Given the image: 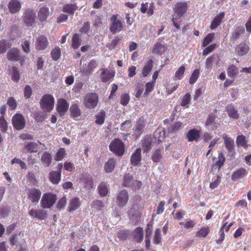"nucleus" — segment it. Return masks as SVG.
Masks as SVG:
<instances>
[{
    "label": "nucleus",
    "mask_w": 251,
    "mask_h": 251,
    "mask_svg": "<svg viewBox=\"0 0 251 251\" xmlns=\"http://www.w3.org/2000/svg\"><path fill=\"white\" fill-rule=\"evenodd\" d=\"M228 116L234 119H238L239 118V114L238 110L235 108L233 104H228L226 108Z\"/></svg>",
    "instance_id": "obj_24"
},
{
    "label": "nucleus",
    "mask_w": 251,
    "mask_h": 251,
    "mask_svg": "<svg viewBox=\"0 0 251 251\" xmlns=\"http://www.w3.org/2000/svg\"><path fill=\"white\" fill-rule=\"evenodd\" d=\"M227 71L228 76L233 78L238 72L237 68L234 65H230L228 67Z\"/></svg>",
    "instance_id": "obj_46"
},
{
    "label": "nucleus",
    "mask_w": 251,
    "mask_h": 251,
    "mask_svg": "<svg viewBox=\"0 0 251 251\" xmlns=\"http://www.w3.org/2000/svg\"><path fill=\"white\" fill-rule=\"evenodd\" d=\"M129 99L130 97L128 94L125 93L122 95L120 102L123 105L125 106L128 103Z\"/></svg>",
    "instance_id": "obj_64"
},
{
    "label": "nucleus",
    "mask_w": 251,
    "mask_h": 251,
    "mask_svg": "<svg viewBox=\"0 0 251 251\" xmlns=\"http://www.w3.org/2000/svg\"><path fill=\"white\" fill-rule=\"evenodd\" d=\"M154 242L158 244L161 241V230L159 228H157L155 230V234L154 235Z\"/></svg>",
    "instance_id": "obj_58"
},
{
    "label": "nucleus",
    "mask_w": 251,
    "mask_h": 251,
    "mask_svg": "<svg viewBox=\"0 0 251 251\" xmlns=\"http://www.w3.org/2000/svg\"><path fill=\"white\" fill-rule=\"evenodd\" d=\"M22 7L21 2L19 0H10L8 8L11 14H16L19 12Z\"/></svg>",
    "instance_id": "obj_14"
},
{
    "label": "nucleus",
    "mask_w": 251,
    "mask_h": 251,
    "mask_svg": "<svg viewBox=\"0 0 251 251\" xmlns=\"http://www.w3.org/2000/svg\"><path fill=\"white\" fill-rule=\"evenodd\" d=\"M40 103L43 109L50 111L53 108L54 99L50 94H45L42 97Z\"/></svg>",
    "instance_id": "obj_3"
},
{
    "label": "nucleus",
    "mask_w": 251,
    "mask_h": 251,
    "mask_svg": "<svg viewBox=\"0 0 251 251\" xmlns=\"http://www.w3.org/2000/svg\"><path fill=\"white\" fill-rule=\"evenodd\" d=\"M50 15L49 8L46 6H42L38 12V17L41 22L46 21Z\"/></svg>",
    "instance_id": "obj_19"
},
{
    "label": "nucleus",
    "mask_w": 251,
    "mask_h": 251,
    "mask_svg": "<svg viewBox=\"0 0 251 251\" xmlns=\"http://www.w3.org/2000/svg\"><path fill=\"white\" fill-rule=\"evenodd\" d=\"M226 149L227 150L229 155L233 156L235 153L234 142L230 137L225 136L223 137Z\"/></svg>",
    "instance_id": "obj_18"
},
{
    "label": "nucleus",
    "mask_w": 251,
    "mask_h": 251,
    "mask_svg": "<svg viewBox=\"0 0 251 251\" xmlns=\"http://www.w3.org/2000/svg\"><path fill=\"white\" fill-rule=\"evenodd\" d=\"M0 128L2 132H6L8 129L7 123L4 116L0 117Z\"/></svg>",
    "instance_id": "obj_51"
},
{
    "label": "nucleus",
    "mask_w": 251,
    "mask_h": 251,
    "mask_svg": "<svg viewBox=\"0 0 251 251\" xmlns=\"http://www.w3.org/2000/svg\"><path fill=\"white\" fill-rule=\"evenodd\" d=\"M165 131L161 128H158L153 133L154 137L158 141H161L165 138Z\"/></svg>",
    "instance_id": "obj_43"
},
{
    "label": "nucleus",
    "mask_w": 251,
    "mask_h": 251,
    "mask_svg": "<svg viewBox=\"0 0 251 251\" xmlns=\"http://www.w3.org/2000/svg\"><path fill=\"white\" fill-rule=\"evenodd\" d=\"M98 100V96L96 93H90L85 96L83 103L87 108H93L97 105Z\"/></svg>",
    "instance_id": "obj_5"
},
{
    "label": "nucleus",
    "mask_w": 251,
    "mask_h": 251,
    "mask_svg": "<svg viewBox=\"0 0 251 251\" xmlns=\"http://www.w3.org/2000/svg\"><path fill=\"white\" fill-rule=\"evenodd\" d=\"M225 17V13L221 12L220 14L217 15L211 22L210 27L212 29L217 28L221 23V22Z\"/></svg>",
    "instance_id": "obj_29"
},
{
    "label": "nucleus",
    "mask_w": 251,
    "mask_h": 251,
    "mask_svg": "<svg viewBox=\"0 0 251 251\" xmlns=\"http://www.w3.org/2000/svg\"><path fill=\"white\" fill-rule=\"evenodd\" d=\"M245 28L244 26H238L235 27L230 37V41L234 42L240 36L244 33Z\"/></svg>",
    "instance_id": "obj_20"
},
{
    "label": "nucleus",
    "mask_w": 251,
    "mask_h": 251,
    "mask_svg": "<svg viewBox=\"0 0 251 251\" xmlns=\"http://www.w3.org/2000/svg\"><path fill=\"white\" fill-rule=\"evenodd\" d=\"M236 144L238 146L245 147L246 145L245 136L243 135L238 136L236 139Z\"/></svg>",
    "instance_id": "obj_63"
},
{
    "label": "nucleus",
    "mask_w": 251,
    "mask_h": 251,
    "mask_svg": "<svg viewBox=\"0 0 251 251\" xmlns=\"http://www.w3.org/2000/svg\"><path fill=\"white\" fill-rule=\"evenodd\" d=\"M141 151L140 148H137L132 153L130 157V163L133 166H137L141 161Z\"/></svg>",
    "instance_id": "obj_15"
},
{
    "label": "nucleus",
    "mask_w": 251,
    "mask_h": 251,
    "mask_svg": "<svg viewBox=\"0 0 251 251\" xmlns=\"http://www.w3.org/2000/svg\"><path fill=\"white\" fill-rule=\"evenodd\" d=\"M28 214L32 218H37L41 220H45L48 215L47 211L45 210H34L33 209L28 211Z\"/></svg>",
    "instance_id": "obj_13"
},
{
    "label": "nucleus",
    "mask_w": 251,
    "mask_h": 251,
    "mask_svg": "<svg viewBox=\"0 0 251 251\" xmlns=\"http://www.w3.org/2000/svg\"><path fill=\"white\" fill-rule=\"evenodd\" d=\"M7 58L10 61H18L21 60L19 50L17 48H11L7 52Z\"/></svg>",
    "instance_id": "obj_11"
},
{
    "label": "nucleus",
    "mask_w": 251,
    "mask_h": 251,
    "mask_svg": "<svg viewBox=\"0 0 251 251\" xmlns=\"http://www.w3.org/2000/svg\"><path fill=\"white\" fill-rule=\"evenodd\" d=\"M57 196L50 192L44 193L42 196L41 204L43 208H50L55 203Z\"/></svg>",
    "instance_id": "obj_2"
},
{
    "label": "nucleus",
    "mask_w": 251,
    "mask_h": 251,
    "mask_svg": "<svg viewBox=\"0 0 251 251\" xmlns=\"http://www.w3.org/2000/svg\"><path fill=\"white\" fill-rule=\"evenodd\" d=\"M161 157L162 151L160 149H157L153 153L151 158L154 163H158L160 161Z\"/></svg>",
    "instance_id": "obj_42"
},
{
    "label": "nucleus",
    "mask_w": 251,
    "mask_h": 251,
    "mask_svg": "<svg viewBox=\"0 0 251 251\" xmlns=\"http://www.w3.org/2000/svg\"><path fill=\"white\" fill-rule=\"evenodd\" d=\"M188 9V5L186 2H179L176 3L173 9L174 16L172 18V21L174 25L177 29H179L180 26L177 23V20L180 19L186 12Z\"/></svg>",
    "instance_id": "obj_1"
},
{
    "label": "nucleus",
    "mask_w": 251,
    "mask_h": 251,
    "mask_svg": "<svg viewBox=\"0 0 251 251\" xmlns=\"http://www.w3.org/2000/svg\"><path fill=\"white\" fill-rule=\"evenodd\" d=\"M69 104L67 100L62 98L57 101L56 110L60 116L64 115L68 110Z\"/></svg>",
    "instance_id": "obj_12"
},
{
    "label": "nucleus",
    "mask_w": 251,
    "mask_h": 251,
    "mask_svg": "<svg viewBox=\"0 0 251 251\" xmlns=\"http://www.w3.org/2000/svg\"><path fill=\"white\" fill-rule=\"evenodd\" d=\"M152 68V60H149L144 66L142 71V74L143 76L145 77L148 75L151 72Z\"/></svg>",
    "instance_id": "obj_38"
},
{
    "label": "nucleus",
    "mask_w": 251,
    "mask_h": 251,
    "mask_svg": "<svg viewBox=\"0 0 251 251\" xmlns=\"http://www.w3.org/2000/svg\"><path fill=\"white\" fill-rule=\"evenodd\" d=\"M67 203V198L65 196L62 197L57 202L56 208L58 210L60 211L63 209L66 206Z\"/></svg>",
    "instance_id": "obj_50"
},
{
    "label": "nucleus",
    "mask_w": 251,
    "mask_h": 251,
    "mask_svg": "<svg viewBox=\"0 0 251 251\" xmlns=\"http://www.w3.org/2000/svg\"><path fill=\"white\" fill-rule=\"evenodd\" d=\"M47 117V113L42 111L35 112L34 118L37 122H42Z\"/></svg>",
    "instance_id": "obj_45"
},
{
    "label": "nucleus",
    "mask_w": 251,
    "mask_h": 251,
    "mask_svg": "<svg viewBox=\"0 0 251 251\" xmlns=\"http://www.w3.org/2000/svg\"><path fill=\"white\" fill-rule=\"evenodd\" d=\"M80 180L84 184V187L86 188H92L93 186V180L90 175L87 174L82 175Z\"/></svg>",
    "instance_id": "obj_21"
},
{
    "label": "nucleus",
    "mask_w": 251,
    "mask_h": 251,
    "mask_svg": "<svg viewBox=\"0 0 251 251\" xmlns=\"http://www.w3.org/2000/svg\"><path fill=\"white\" fill-rule=\"evenodd\" d=\"M209 229L207 227H203L201 229L197 231V236L198 237H205L209 232Z\"/></svg>",
    "instance_id": "obj_59"
},
{
    "label": "nucleus",
    "mask_w": 251,
    "mask_h": 251,
    "mask_svg": "<svg viewBox=\"0 0 251 251\" xmlns=\"http://www.w3.org/2000/svg\"><path fill=\"white\" fill-rule=\"evenodd\" d=\"M60 172L51 171L49 173V180L53 184H57L61 181Z\"/></svg>",
    "instance_id": "obj_26"
},
{
    "label": "nucleus",
    "mask_w": 251,
    "mask_h": 251,
    "mask_svg": "<svg viewBox=\"0 0 251 251\" xmlns=\"http://www.w3.org/2000/svg\"><path fill=\"white\" fill-rule=\"evenodd\" d=\"M24 21L27 26H31L35 23V14L32 10H26L25 12Z\"/></svg>",
    "instance_id": "obj_16"
},
{
    "label": "nucleus",
    "mask_w": 251,
    "mask_h": 251,
    "mask_svg": "<svg viewBox=\"0 0 251 251\" xmlns=\"http://www.w3.org/2000/svg\"><path fill=\"white\" fill-rule=\"evenodd\" d=\"M225 161V157L222 153H220L218 155V160L215 163V166H217L218 169H220L223 165Z\"/></svg>",
    "instance_id": "obj_56"
},
{
    "label": "nucleus",
    "mask_w": 251,
    "mask_h": 251,
    "mask_svg": "<svg viewBox=\"0 0 251 251\" xmlns=\"http://www.w3.org/2000/svg\"><path fill=\"white\" fill-rule=\"evenodd\" d=\"M65 154V150L64 148H60L55 154L54 156L55 160L56 161H59L62 160Z\"/></svg>",
    "instance_id": "obj_48"
},
{
    "label": "nucleus",
    "mask_w": 251,
    "mask_h": 251,
    "mask_svg": "<svg viewBox=\"0 0 251 251\" xmlns=\"http://www.w3.org/2000/svg\"><path fill=\"white\" fill-rule=\"evenodd\" d=\"M98 190L101 196H105L108 192L107 186L104 183L101 182L98 186Z\"/></svg>",
    "instance_id": "obj_47"
},
{
    "label": "nucleus",
    "mask_w": 251,
    "mask_h": 251,
    "mask_svg": "<svg viewBox=\"0 0 251 251\" xmlns=\"http://www.w3.org/2000/svg\"><path fill=\"white\" fill-rule=\"evenodd\" d=\"M77 9V6L76 4L67 3L64 5L62 11L73 16L75 11Z\"/></svg>",
    "instance_id": "obj_33"
},
{
    "label": "nucleus",
    "mask_w": 251,
    "mask_h": 251,
    "mask_svg": "<svg viewBox=\"0 0 251 251\" xmlns=\"http://www.w3.org/2000/svg\"><path fill=\"white\" fill-rule=\"evenodd\" d=\"M72 42V47L74 49H78L79 47L81 42L80 35L77 33H75L73 36Z\"/></svg>",
    "instance_id": "obj_34"
},
{
    "label": "nucleus",
    "mask_w": 251,
    "mask_h": 251,
    "mask_svg": "<svg viewBox=\"0 0 251 251\" xmlns=\"http://www.w3.org/2000/svg\"><path fill=\"white\" fill-rule=\"evenodd\" d=\"M200 75V72L198 69H195L191 75L189 79V83L190 84H194L196 82Z\"/></svg>",
    "instance_id": "obj_53"
},
{
    "label": "nucleus",
    "mask_w": 251,
    "mask_h": 251,
    "mask_svg": "<svg viewBox=\"0 0 251 251\" xmlns=\"http://www.w3.org/2000/svg\"><path fill=\"white\" fill-rule=\"evenodd\" d=\"M151 138H145L142 142V147L145 152H148L151 149Z\"/></svg>",
    "instance_id": "obj_49"
},
{
    "label": "nucleus",
    "mask_w": 251,
    "mask_h": 251,
    "mask_svg": "<svg viewBox=\"0 0 251 251\" xmlns=\"http://www.w3.org/2000/svg\"><path fill=\"white\" fill-rule=\"evenodd\" d=\"M49 46L47 38L44 35L39 36L35 42V49L37 50H45Z\"/></svg>",
    "instance_id": "obj_9"
},
{
    "label": "nucleus",
    "mask_w": 251,
    "mask_h": 251,
    "mask_svg": "<svg viewBox=\"0 0 251 251\" xmlns=\"http://www.w3.org/2000/svg\"><path fill=\"white\" fill-rule=\"evenodd\" d=\"M50 55L53 60H58L61 55V50L60 48L57 47L53 49L50 52Z\"/></svg>",
    "instance_id": "obj_44"
},
{
    "label": "nucleus",
    "mask_w": 251,
    "mask_h": 251,
    "mask_svg": "<svg viewBox=\"0 0 251 251\" xmlns=\"http://www.w3.org/2000/svg\"><path fill=\"white\" fill-rule=\"evenodd\" d=\"M132 236L136 242H141L143 240L144 232L142 227H137L132 232Z\"/></svg>",
    "instance_id": "obj_30"
},
{
    "label": "nucleus",
    "mask_w": 251,
    "mask_h": 251,
    "mask_svg": "<svg viewBox=\"0 0 251 251\" xmlns=\"http://www.w3.org/2000/svg\"><path fill=\"white\" fill-rule=\"evenodd\" d=\"M24 97L25 99H29L32 94V90L29 85H26L24 89Z\"/></svg>",
    "instance_id": "obj_61"
},
{
    "label": "nucleus",
    "mask_w": 251,
    "mask_h": 251,
    "mask_svg": "<svg viewBox=\"0 0 251 251\" xmlns=\"http://www.w3.org/2000/svg\"><path fill=\"white\" fill-rule=\"evenodd\" d=\"M128 200V192L124 190L120 192L117 198V201L118 205L121 207H124L127 202Z\"/></svg>",
    "instance_id": "obj_17"
},
{
    "label": "nucleus",
    "mask_w": 251,
    "mask_h": 251,
    "mask_svg": "<svg viewBox=\"0 0 251 251\" xmlns=\"http://www.w3.org/2000/svg\"><path fill=\"white\" fill-rule=\"evenodd\" d=\"M215 60L214 56H210L208 57L205 62V67L208 70H211L212 68V63Z\"/></svg>",
    "instance_id": "obj_62"
},
{
    "label": "nucleus",
    "mask_w": 251,
    "mask_h": 251,
    "mask_svg": "<svg viewBox=\"0 0 251 251\" xmlns=\"http://www.w3.org/2000/svg\"><path fill=\"white\" fill-rule=\"evenodd\" d=\"M190 100V95L189 93H187L183 97L180 105L182 106H186L187 108L189 107L188 104Z\"/></svg>",
    "instance_id": "obj_54"
},
{
    "label": "nucleus",
    "mask_w": 251,
    "mask_h": 251,
    "mask_svg": "<svg viewBox=\"0 0 251 251\" xmlns=\"http://www.w3.org/2000/svg\"><path fill=\"white\" fill-rule=\"evenodd\" d=\"M187 137L189 141H198L200 137L199 131L196 129L191 130L188 132Z\"/></svg>",
    "instance_id": "obj_35"
},
{
    "label": "nucleus",
    "mask_w": 251,
    "mask_h": 251,
    "mask_svg": "<svg viewBox=\"0 0 251 251\" xmlns=\"http://www.w3.org/2000/svg\"><path fill=\"white\" fill-rule=\"evenodd\" d=\"M249 50L250 48L249 46L244 43H240L235 48V51L239 56H243L246 54Z\"/></svg>",
    "instance_id": "obj_25"
},
{
    "label": "nucleus",
    "mask_w": 251,
    "mask_h": 251,
    "mask_svg": "<svg viewBox=\"0 0 251 251\" xmlns=\"http://www.w3.org/2000/svg\"><path fill=\"white\" fill-rule=\"evenodd\" d=\"M145 126V123L142 120H139L137 122L136 126L134 131L136 138L138 137L141 133H143Z\"/></svg>",
    "instance_id": "obj_32"
},
{
    "label": "nucleus",
    "mask_w": 251,
    "mask_h": 251,
    "mask_svg": "<svg viewBox=\"0 0 251 251\" xmlns=\"http://www.w3.org/2000/svg\"><path fill=\"white\" fill-rule=\"evenodd\" d=\"M247 173V171L245 169L240 168L235 171L232 175V179L236 180L239 178L243 177Z\"/></svg>",
    "instance_id": "obj_39"
},
{
    "label": "nucleus",
    "mask_w": 251,
    "mask_h": 251,
    "mask_svg": "<svg viewBox=\"0 0 251 251\" xmlns=\"http://www.w3.org/2000/svg\"><path fill=\"white\" fill-rule=\"evenodd\" d=\"M96 118V123L101 125L103 124L105 120V112L103 110H101L100 112L95 115Z\"/></svg>",
    "instance_id": "obj_41"
},
{
    "label": "nucleus",
    "mask_w": 251,
    "mask_h": 251,
    "mask_svg": "<svg viewBox=\"0 0 251 251\" xmlns=\"http://www.w3.org/2000/svg\"><path fill=\"white\" fill-rule=\"evenodd\" d=\"M216 116L213 114H209L205 122V126L210 129H214L217 127V124L215 122Z\"/></svg>",
    "instance_id": "obj_27"
},
{
    "label": "nucleus",
    "mask_w": 251,
    "mask_h": 251,
    "mask_svg": "<svg viewBox=\"0 0 251 251\" xmlns=\"http://www.w3.org/2000/svg\"><path fill=\"white\" fill-rule=\"evenodd\" d=\"M185 68L183 66H181L179 69L176 71L175 74V76L176 79H181L183 75Z\"/></svg>",
    "instance_id": "obj_60"
},
{
    "label": "nucleus",
    "mask_w": 251,
    "mask_h": 251,
    "mask_svg": "<svg viewBox=\"0 0 251 251\" xmlns=\"http://www.w3.org/2000/svg\"><path fill=\"white\" fill-rule=\"evenodd\" d=\"M80 206V202L79 198H74L70 201L68 210L70 212L73 211L78 209Z\"/></svg>",
    "instance_id": "obj_31"
},
{
    "label": "nucleus",
    "mask_w": 251,
    "mask_h": 251,
    "mask_svg": "<svg viewBox=\"0 0 251 251\" xmlns=\"http://www.w3.org/2000/svg\"><path fill=\"white\" fill-rule=\"evenodd\" d=\"M40 190L33 188L28 189V199L33 203H38L41 196Z\"/></svg>",
    "instance_id": "obj_10"
},
{
    "label": "nucleus",
    "mask_w": 251,
    "mask_h": 251,
    "mask_svg": "<svg viewBox=\"0 0 251 251\" xmlns=\"http://www.w3.org/2000/svg\"><path fill=\"white\" fill-rule=\"evenodd\" d=\"M24 148L31 153H35L38 151V146L35 142H28L26 143Z\"/></svg>",
    "instance_id": "obj_36"
},
{
    "label": "nucleus",
    "mask_w": 251,
    "mask_h": 251,
    "mask_svg": "<svg viewBox=\"0 0 251 251\" xmlns=\"http://www.w3.org/2000/svg\"><path fill=\"white\" fill-rule=\"evenodd\" d=\"M9 74L12 75V79L16 82H18L20 78V74L18 68L15 66L12 67L11 70H9Z\"/></svg>",
    "instance_id": "obj_37"
},
{
    "label": "nucleus",
    "mask_w": 251,
    "mask_h": 251,
    "mask_svg": "<svg viewBox=\"0 0 251 251\" xmlns=\"http://www.w3.org/2000/svg\"><path fill=\"white\" fill-rule=\"evenodd\" d=\"M70 116L72 118H75L80 116L81 114V111L76 103L73 104L70 107Z\"/></svg>",
    "instance_id": "obj_28"
},
{
    "label": "nucleus",
    "mask_w": 251,
    "mask_h": 251,
    "mask_svg": "<svg viewBox=\"0 0 251 251\" xmlns=\"http://www.w3.org/2000/svg\"><path fill=\"white\" fill-rule=\"evenodd\" d=\"M52 156L51 153L48 151H45L43 152L41 156V161L42 165L45 167H49L52 161Z\"/></svg>",
    "instance_id": "obj_22"
},
{
    "label": "nucleus",
    "mask_w": 251,
    "mask_h": 251,
    "mask_svg": "<svg viewBox=\"0 0 251 251\" xmlns=\"http://www.w3.org/2000/svg\"><path fill=\"white\" fill-rule=\"evenodd\" d=\"M13 127L17 130H22L25 126V121L24 116L19 113L15 114L12 118Z\"/></svg>",
    "instance_id": "obj_6"
},
{
    "label": "nucleus",
    "mask_w": 251,
    "mask_h": 251,
    "mask_svg": "<svg viewBox=\"0 0 251 251\" xmlns=\"http://www.w3.org/2000/svg\"><path fill=\"white\" fill-rule=\"evenodd\" d=\"M214 36V33L208 34L203 39L202 47H205L207 46L213 40Z\"/></svg>",
    "instance_id": "obj_55"
},
{
    "label": "nucleus",
    "mask_w": 251,
    "mask_h": 251,
    "mask_svg": "<svg viewBox=\"0 0 251 251\" xmlns=\"http://www.w3.org/2000/svg\"><path fill=\"white\" fill-rule=\"evenodd\" d=\"M101 79L102 82H107L110 79V73L109 72H106L105 70L101 68Z\"/></svg>",
    "instance_id": "obj_57"
},
{
    "label": "nucleus",
    "mask_w": 251,
    "mask_h": 251,
    "mask_svg": "<svg viewBox=\"0 0 251 251\" xmlns=\"http://www.w3.org/2000/svg\"><path fill=\"white\" fill-rule=\"evenodd\" d=\"M111 32L115 34L120 32L123 28L122 22L117 19L116 15L111 17Z\"/></svg>",
    "instance_id": "obj_8"
},
{
    "label": "nucleus",
    "mask_w": 251,
    "mask_h": 251,
    "mask_svg": "<svg viewBox=\"0 0 251 251\" xmlns=\"http://www.w3.org/2000/svg\"><path fill=\"white\" fill-rule=\"evenodd\" d=\"M7 104L9 106L11 110H14L17 107V102L13 97L8 98L7 100Z\"/></svg>",
    "instance_id": "obj_52"
},
{
    "label": "nucleus",
    "mask_w": 251,
    "mask_h": 251,
    "mask_svg": "<svg viewBox=\"0 0 251 251\" xmlns=\"http://www.w3.org/2000/svg\"><path fill=\"white\" fill-rule=\"evenodd\" d=\"M11 44L10 42L2 40L0 41V54H3L5 53L7 50L10 47Z\"/></svg>",
    "instance_id": "obj_40"
},
{
    "label": "nucleus",
    "mask_w": 251,
    "mask_h": 251,
    "mask_svg": "<svg viewBox=\"0 0 251 251\" xmlns=\"http://www.w3.org/2000/svg\"><path fill=\"white\" fill-rule=\"evenodd\" d=\"M125 146L124 143L119 139H115L111 143V151L119 156L123 155Z\"/></svg>",
    "instance_id": "obj_4"
},
{
    "label": "nucleus",
    "mask_w": 251,
    "mask_h": 251,
    "mask_svg": "<svg viewBox=\"0 0 251 251\" xmlns=\"http://www.w3.org/2000/svg\"><path fill=\"white\" fill-rule=\"evenodd\" d=\"M167 50V47L164 44L159 42L156 43L153 47L152 52L157 55H162Z\"/></svg>",
    "instance_id": "obj_23"
},
{
    "label": "nucleus",
    "mask_w": 251,
    "mask_h": 251,
    "mask_svg": "<svg viewBox=\"0 0 251 251\" xmlns=\"http://www.w3.org/2000/svg\"><path fill=\"white\" fill-rule=\"evenodd\" d=\"M123 185L125 187H134L136 188H139L141 186V182L134 180V177L132 175L127 174L124 176Z\"/></svg>",
    "instance_id": "obj_7"
}]
</instances>
